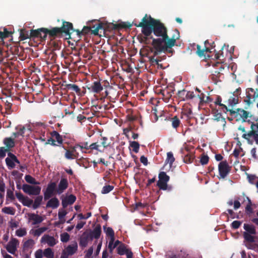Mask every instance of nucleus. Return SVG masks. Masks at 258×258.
Listing matches in <instances>:
<instances>
[{"instance_id":"f257e3e1","label":"nucleus","mask_w":258,"mask_h":258,"mask_svg":"<svg viewBox=\"0 0 258 258\" xmlns=\"http://www.w3.org/2000/svg\"><path fill=\"white\" fill-rule=\"evenodd\" d=\"M134 26L142 28V32L146 36L145 43H149V38L152 39V45L155 49L154 55L162 52L171 54L174 52L172 47L179 39V31L175 29L171 37L167 34V28L160 20L154 19L150 15L146 14L139 24L133 23Z\"/></svg>"},{"instance_id":"f03ea898","label":"nucleus","mask_w":258,"mask_h":258,"mask_svg":"<svg viewBox=\"0 0 258 258\" xmlns=\"http://www.w3.org/2000/svg\"><path fill=\"white\" fill-rule=\"evenodd\" d=\"M108 24L107 23L98 22L92 27L84 26L81 31L77 29L76 31L80 37H81V35H86L89 33L101 36V35L99 34V32H100V33H101L102 32L104 34L105 31L108 29Z\"/></svg>"},{"instance_id":"7ed1b4c3","label":"nucleus","mask_w":258,"mask_h":258,"mask_svg":"<svg viewBox=\"0 0 258 258\" xmlns=\"http://www.w3.org/2000/svg\"><path fill=\"white\" fill-rule=\"evenodd\" d=\"M243 228L245 230L243 233L244 240L250 243L254 242L255 241V236L254 235L256 233L255 227L252 225L244 224Z\"/></svg>"},{"instance_id":"20e7f679","label":"nucleus","mask_w":258,"mask_h":258,"mask_svg":"<svg viewBox=\"0 0 258 258\" xmlns=\"http://www.w3.org/2000/svg\"><path fill=\"white\" fill-rule=\"evenodd\" d=\"M56 183L55 182H50L45 189H43L44 200L47 201L57 194L56 189Z\"/></svg>"},{"instance_id":"39448f33","label":"nucleus","mask_w":258,"mask_h":258,"mask_svg":"<svg viewBox=\"0 0 258 258\" xmlns=\"http://www.w3.org/2000/svg\"><path fill=\"white\" fill-rule=\"evenodd\" d=\"M159 180L157 182V186L161 190H165L167 188V183L170 179V177L164 171H161L159 173Z\"/></svg>"},{"instance_id":"423d86ee","label":"nucleus","mask_w":258,"mask_h":258,"mask_svg":"<svg viewBox=\"0 0 258 258\" xmlns=\"http://www.w3.org/2000/svg\"><path fill=\"white\" fill-rule=\"evenodd\" d=\"M158 93L162 95L163 99L165 102H168L174 93V87L172 85L167 86L164 88H161L158 90Z\"/></svg>"},{"instance_id":"0eeeda50","label":"nucleus","mask_w":258,"mask_h":258,"mask_svg":"<svg viewBox=\"0 0 258 258\" xmlns=\"http://www.w3.org/2000/svg\"><path fill=\"white\" fill-rule=\"evenodd\" d=\"M23 191L29 195L38 196L41 191V187L39 186H33L24 184L22 186Z\"/></svg>"},{"instance_id":"6e6552de","label":"nucleus","mask_w":258,"mask_h":258,"mask_svg":"<svg viewBox=\"0 0 258 258\" xmlns=\"http://www.w3.org/2000/svg\"><path fill=\"white\" fill-rule=\"evenodd\" d=\"M218 170L220 176L225 178L230 171V167L226 160L221 161L218 165Z\"/></svg>"},{"instance_id":"1a4fd4ad","label":"nucleus","mask_w":258,"mask_h":258,"mask_svg":"<svg viewBox=\"0 0 258 258\" xmlns=\"http://www.w3.org/2000/svg\"><path fill=\"white\" fill-rule=\"evenodd\" d=\"M42 29H46L45 28H41L36 30H31L30 36L31 38H40L42 40H45L47 37V33Z\"/></svg>"},{"instance_id":"9d476101","label":"nucleus","mask_w":258,"mask_h":258,"mask_svg":"<svg viewBox=\"0 0 258 258\" xmlns=\"http://www.w3.org/2000/svg\"><path fill=\"white\" fill-rule=\"evenodd\" d=\"M9 157L5 159L6 163L9 169H13L15 168L16 165L15 163L20 164V161L18 159L17 157L11 152H9L8 154Z\"/></svg>"},{"instance_id":"9b49d317","label":"nucleus","mask_w":258,"mask_h":258,"mask_svg":"<svg viewBox=\"0 0 258 258\" xmlns=\"http://www.w3.org/2000/svg\"><path fill=\"white\" fill-rule=\"evenodd\" d=\"M181 152L183 154H184V162L187 164L191 163L195 158L194 153L189 152V148L187 147H185L184 149H182Z\"/></svg>"},{"instance_id":"f8f14e48","label":"nucleus","mask_w":258,"mask_h":258,"mask_svg":"<svg viewBox=\"0 0 258 258\" xmlns=\"http://www.w3.org/2000/svg\"><path fill=\"white\" fill-rule=\"evenodd\" d=\"M19 242L18 239L12 238L8 243L6 246L7 250L12 254H15L17 251V246L19 245Z\"/></svg>"},{"instance_id":"ddd939ff","label":"nucleus","mask_w":258,"mask_h":258,"mask_svg":"<svg viewBox=\"0 0 258 258\" xmlns=\"http://www.w3.org/2000/svg\"><path fill=\"white\" fill-rule=\"evenodd\" d=\"M62 34L70 36L71 34L76 31L73 28V24L69 22L63 21L62 25L60 27Z\"/></svg>"},{"instance_id":"4468645a","label":"nucleus","mask_w":258,"mask_h":258,"mask_svg":"<svg viewBox=\"0 0 258 258\" xmlns=\"http://www.w3.org/2000/svg\"><path fill=\"white\" fill-rule=\"evenodd\" d=\"M69 186V181L67 178L62 177L61 178L58 186L56 187V194L60 195L64 192V191L68 188Z\"/></svg>"},{"instance_id":"2eb2a0df","label":"nucleus","mask_w":258,"mask_h":258,"mask_svg":"<svg viewBox=\"0 0 258 258\" xmlns=\"http://www.w3.org/2000/svg\"><path fill=\"white\" fill-rule=\"evenodd\" d=\"M229 112L231 115H235V117L239 115L242 118L243 121H246V119L248 118L249 114V113L247 111L240 108H238L236 110H234L232 109H231L230 110H229Z\"/></svg>"},{"instance_id":"dca6fc26","label":"nucleus","mask_w":258,"mask_h":258,"mask_svg":"<svg viewBox=\"0 0 258 258\" xmlns=\"http://www.w3.org/2000/svg\"><path fill=\"white\" fill-rule=\"evenodd\" d=\"M47 33V35H48L49 37L55 38L57 36H59L62 34V31H61L60 27H53L51 29H43Z\"/></svg>"},{"instance_id":"f3484780","label":"nucleus","mask_w":258,"mask_h":258,"mask_svg":"<svg viewBox=\"0 0 258 258\" xmlns=\"http://www.w3.org/2000/svg\"><path fill=\"white\" fill-rule=\"evenodd\" d=\"M101 233V227L100 224H98L95 227L93 230H90L88 232V234L91 237V240H92L93 238L98 239Z\"/></svg>"},{"instance_id":"a211bd4d","label":"nucleus","mask_w":258,"mask_h":258,"mask_svg":"<svg viewBox=\"0 0 258 258\" xmlns=\"http://www.w3.org/2000/svg\"><path fill=\"white\" fill-rule=\"evenodd\" d=\"M91 240V237L88 234V231H85L81 236L79 239L80 246L82 247H85L87 246L88 242Z\"/></svg>"},{"instance_id":"6ab92c4d","label":"nucleus","mask_w":258,"mask_h":258,"mask_svg":"<svg viewBox=\"0 0 258 258\" xmlns=\"http://www.w3.org/2000/svg\"><path fill=\"white\" fill-rule=\"evenodd\" d=\"M28 217L29 221H32V225H33L39 224L43 221L42 217L34 213L29 214Z\"/></svg>"},{"instance_id":"aec40b11","label":"nucleus","mask_w":258,"mask_h":258,"mask_svg":"<svg viewBox=\"0 0 258 258\" xmlns=\"http://www.w3.org/2000/svg\"><path fill=\"white\" fill-rule=\"evenodd\" d=\"M88 89L90 90L94 93L98 94L103 90V86H102L100 81H95L92 83L91 86L88 88Z\"/></svg>"},{"instance_id":"412c9836","label":"nucleus","mask_w":258,"mask_h":258,"mask_svg":"<svg viewBox=\"0 0 258 258\" xmlns=\"http://www.w3.org/2000/svg\"><path fill=\"white\" fill-rule=\"evenodd\" d=\"M46 205V208H51L53 209H56L59 205V201L58 199L54 197L48 200Z\"/></svg>"},{"instance_id":"4be33fe9","label":"nucleus","mask_w":258,"mask_h":258,"mask_svg":"<svg viewBox=\"0 0 258 258\" xmlns=\"http://www.w3.org/2000/svg\"><path fill=\"white\" fill-rule=\"evenodd\" d=\"M76 200V197L73 195H70L62 200L63 208H66L68 205H72Z\"/></svg>"},{"instance_id":"5701e85b","label":"nucleus","mask_w":258,"mask_h":258,"mask_svg":"<svg viewBox=\"0 0 258 258\" xmlns=\"http://www.w3.org/2000/svg\"><path fill=\"white\" fill-rule=\"evenodd\" d=\"M78 250V244L76 242L69 245L63 250L68 255H72L75 254Z\"/></svg>"},{"instance_id":"b1692460","label":"nucleus","mask_w":258,"mask_h":258,"mask_svg":"<svg viewBox=\"0 0 258 258\" xmlns=\"http://www.w3.org/2000/svg\"><path fill=\"white\" fill-rule=\"evenodd\" d=\"M41 242H45L50 246H53L56 244L55 239L53 236L48 235H44L41 238Z\"/></svg>"},{"instance_id":"393cba45","label":"nucleus","mask_w":258,"mask_h":258,"mask_svg":"<svg viewBox=\"0 0 258 258\" xmlns=\"http://www.w3.org/2000/svg\"><path fill=\"white\" fill-rule=\"evenodd\" d=\"M3 143L5 145V147L6 149H8L9 151L11 149L14 148L15 146L14 139L12 138H5L3 140Z\"/></svg>"},{"instance_id":"a878e982","label":"nucleus","mask_w":258,"mask_h":258,"mask_svg":"<svg viewBox=\"0 0 258 258\" xmlns=\"http://www.w3.org/2000/svg\"><path fill=\"white\" fill-rule=\"evenodd\" d=\"M197 53L199 55V56L202 57L203 56L205 57V53L206 52H211V49L210 48L205 47L203 49H201V47L200 45L198 44L197 45Z\"/></svg>"},{"instance_id":"bb28decb","label":"nucleus","mask_w":258,"mask_h":258,"mask_svg":"<svg viewBox=\"0 0 258 258\" xmlns=\"http://www.w3.org/2000/svg\"><path fill=\"white\" fill-rule=\"evenodd\" d=\"M149 49L150 50V51L151 52H153V54H154V56H150L149 57V61H150V62L152 64V65H154V64H157L158 66V67H160V68H162V64H160L159 63V60L157 58H154V56H155L154 55V51L155 50V49L154 48V46H153V47H149Z\"/></svg>"},{"instance_id":"cd10ccee","label":"nucleus","mask_w":258,"mask_h":258,"mask_svg":"<svg viewBox=\"0 0 258 258\" xmlns=\"http://www.w3.org/2000/svg\"><path fill=\"white\" fill-rule=\"evenodd\" d=\"M50 135L52 138L55 139L56 141L57 142L58 145H59L58 146H60V145L62 144V137L59 134V133L57 132L53 131V132L50 133Z\"/></svg>"},{"instance_id":"c85d7f7f","label":"nucleus","mask_w":258,"mask_h":258,"mask_svg":"<svg viewBox=\"0 0 258 258\" xmlns=\"http://www.w3.org/2000/svg\"><path fill=\"white\" fill-rule=\"evenodd\" d=\"M66 88L68 90H71L72 91L75 92L78 95H80L81 94V89L76 84H69L66 85Z\"/></svg>"},{"instance_id":"c756f323","label":"nucleus","mask_w":258,"mask_h":258,"mask_svg":"<svg viewBox=\"0 0 258 258\" xmlns=\"http://www.w3.org/2000/svg\"><path fill=\"white\" fill-rule=\"evenodd\" d=\"M238 97H237V95L235 96L234 94H232L228 99V106L232 108L234 106L238 103Z\"/></svg>"},{"instance_id":"7c9ffc66","label":"nucleus","mask_w":258,"mask_h":258,"mask_svg":"<svg viewBox=\"0 0 258 258\" xmlns=\"http://www.w3.org/2000/svg\"><path fill=\"white\" fill-rule=\"evenodd\" d=\"M47 230V228L46 227H40L38 229H37L35 230H31V233L34 236H39L41 234L46 231Z\"/></svg>"},{"instance_id":"2f4dec72","label":"nucleus","mask_w":258,"mask_h":258,"mask_svg":"<svg viewBox=\"0 0 258 258\" xmlns=\"http://www.w3.org/2000/svg\"><path fill=\"white\" fill-rule=\"evenodd\" d=\"M128 250L124 243H121L117 248V253L121 255L124 254Z\"/></svg>"},{"instance_id":"473e14b6","label":"nucleus","mask_w":258,"mask_h":258,"mask_svg":"<svg viewBox=\"0 0 258 258\" xmlns=\"http://www.w3.org/2000/svg\"><path fill=\"white\" fill-rule=\"evenodd\" d=\"M132 25L129 22H122L118 24L114 25L113 28L117 29L119 28H130L132 27Z\"/></svg>"},{"instance_id":"72a5a7b5","label":"nucleus","mask_w":258,"mask_h":258,"mask_svg":"<svg viewBox=\"0 0 258 258\" xmlns=\"http://www.w3.org/2000/svg\"><path fill=\"white\" fill-rule=\"evenodd\" d=\"M175 161V158L173 156V154L171 152H169L167 153V158L165 160L166 163H169L170 166H171Z\"/></svg>"},{"instance_id":"f704fd0d","label":"nucleus","mask_w":258,"mask_h":258,"mask_svg":"<svg viewBox=\"0 0 258 258\" xmlns=\"http://www.w3.org/2000/svg\"><path fill=\"white\" fill-rule=\"evenodd\" d=\"M29 38H31L30 33L24 29H21L20 32V39L21 40H24Z\"/></svg>"},{"instance_id":"c9c22d12","label":"nucleus","mask_w":258,"mask_h":258,"mask_svg":"<svg viewBox=\"0 0 258 258\" xmlns=\"http://www.w3.org/2000/svg\"><path fill=\"white\" fill-rule=\"evenodd\" d=\"M43 256L46 258H54V252L50 248H47L44 250Z\"/></svg>"},{"instance_id":"e433bc0d","label":"nucleus","mask_w":258,"mask_h":258,"mask_svg":"<svg viewBox=\"0 0 258 258\" xmlns=\"http://www.w3.org/2000/svg\"><path fill=\"white\" fill-rule=\"evenodd\" d=\"M103 228L106 235L109 236L110 237V239H114V232L112 228L108 227L106 228V226H104Z\"/></svg>"},{"instance_id":"4c0bfd02","label":"nucleus","mask_w":258,"mask_h":258,"mask_svg":"<svg viewBox=\"0 0 258 258\" xmlns=\"http://www.w3.org/2000/svg\"><path fill=\"white\" fill-rule=\"evenodd\" d=\"M43 200V197L42 196H37L35 200L34 204H33V208L34 209H37L40 205Z\"/></svg>"},{"instance_id":"58836bf2","label":"nucleus","mask_w":258,"mask_h":258,"mask_svg":"<svg viewBox=\"0 0 258 258\" xmlns=\"http://www.w3.org/2000/svg\"><path fill=\"white\" fill-rule=\"evenodd\" d=\"M62 147L66 150V153L64 154V157L68 160H72L74 159V157H73L74 153H72L70 149L68 150L66 147L62 146Z\"/></svg>"},{"instance_id":"ea45409f","label":"nucleus","mask_w":258,"mask_h":258,"mask_svg":"<svg viewBox=\"0 0 258 258\" xmlns=\"http://www.w3.org/2000/svg\"><path fill=\"white\" fill-rule=\"evenodd\" d=\"M25 179L27 182L32 184H39V182L36 181L35 179L30 175H26L25 176Z\"/></svg>"},{"instance_id":"a19ab883","label":"nucleus","mask_w":258,"mask_h":258,"mask_svg":"<svg viewBox=\"0 0 258 258\" xmlns=\"http://www.w3.org/2000/svg\"><path fill=\"white\" fill-rule=\"evenodd\" d=\"M222 98L220 96H218L216 101H215V104L216 105H218L220 106H221L223 108H225L226 111H229L231 109H229L226 105L224 104L221 103Z\"/></svg>"},{"instance_id":"79ce46f5","label":"nucleus","mask_w":258,"mask_h":258,"mask_svg":"<svg viewBox=\"0 0 258 258\" xmlns=\"http://www.w3.org/2000/svg\"><path fill=\"white\" fill-rule=\"evenodd\" d=\"M244 102L248 105L254 102L253 96L249 92H246V98L244 100Z\"/></svg>"},{"instance_id":"37998d69","label":"nucleus","mask_w":258,"mask_h":258,"mask_svg":"<svg viewBox=\"0 0 258 258\" xmlns=\"http://www.w3.org/2000/svg\"><path fill=\"white\" fill-rule=\"evenodd\" d=\"M2 212L11 215H14L15 214V210L13 207H5L2 209Z\"/></svg>"},{"instance_id":"c03bdc74","label":"nucleus","mask_w":258,"mask_h":258,"mask_svg":"<svg viewBox=\"0 0 258 258\" xmlns=\"http://www.w3.org/2000/svg\"><path fill=\"white\" fill-rule=\"evenodd\" d=\"M130 145L135 153H137L139 152L140 145L138 142L136 141L130 142Z\"/></svg>"},{"instance_id":"a18cd8bd","label":"nucleus","mask_w":258,"mask_h":258,"mask_svg":"<svg viewBox=\"0 0 258 258\" xmlns=\"http://www.w3.org/2000/svg\"><path fill=\"white\" fill-rule=\"evenodd\" d=\"M114 188V186L111 185H106L102 189L101 193L102 194H107L112 191Z\"/></svg>"},{"instance_id":"49530a36","label":"nucleus","mask_w":258,"mask_h":258,"mask_svg":"<svg viewBox=\"0 0 258 258\" xmlns=\"http://www.w3.org/2000/svg\"><path fill=\"white\" fill-rule=\"evenodd\" d=\"M67 212L65 210H59L58 213V217L61 223H63L65 222V220L64 219L65 216L67 215Z\"/></svg>"},{"instance_id":"de8ad7c7","label":"nucleus","mask_w":258,"mask_h":258,"mask_svg":"<svg viewBox=\"0 0 258 258\" xmlns=\"http://www.w3.org/2000/svg\"><path fill=\"white\" fill-rule=\"evenodd\" d=\"M171 121L172 126L173 128H176L177 127H178L180 123V120L176 116H175L171 118Z\"/></svg>"},{"instance_id":"09e8293b","label":"nucleus","mask_w":258,"mask_h":258,"mask_svg":"<svg viewBox=\"0 0 258 258\" xmlns=\"http://www.w3.org/2000/svg\"><path fill=\"white\" fill-rule=\"evenodd\" d=\"M34 244V241L33 239H30L26 241L23 244V248L27 249L28 248H31Z\"/></svg>"},{"instance_id":"8fccbe9b","label":"nucleus","mask_w":258,"mask_h":258,"mask_svg":"<svg viewBox=\"0 0 258 258\" xmlns=\"http://www.w3.org/2000/svg\"><path fill=\"white\" fill-rule=\"evenodd\" d=\"M33 200L29 199L28 197H26L25 199L22 202V204L27 207H30L31 205L33 204Z\"/></svg>"},{"instance_id":"3c124183","label":"nucleus","mask_w":258,"mask_h":258,"mask_svg":"<svg viewBox=\"0 0 258 258\" xmlns=\"http://www.w3.org/2000/svg\"><path fill=\"white\" fill-rule=\"evenodd\" d=\"M70 237V235L67 232L60 234V240L62 242H67L69 240Z\"/></svg>"},{"instance_id":"603ef678","label":"nucleus","mask_w":258,"mask_h":258,"mask_svg":"<svg viewBox=\"0 0 258 258\" xmlns=\"http://www.w3.org/2000/svg\"><path fill=\"white\" fill-rule=\"evenodd\" d=\"M27 234L26 230L25 228H20L16 230V234L19 237H22Z\"/></svg>"},{"instance_id":"864d4df0","label":"nucleus","mask_w":258,"mask_h":258,"mask_svg":"<svg viewBox=\"0 0 258 258\" xmlns=\"http://www.w3.org/2000/svg\"><path fill=\"white\" fill-rule=\"evenodd\" d=\"M209 160V158L208 155L202 154L200 159V163L202 165L207 164Z\"/></svg>"},{"instance_id":"5fc2aeb1","label":"nucleus","mask_w":258,"mask_h":258,"mask_svg":"<svg viewBox=\"0 0 258 258\" xmlns=\"http://www.w3.org/2000/svg\"><path fill=\"white\" fill-rule=\"evenodd\" d=\"M9 151L4 147H0V158H4L6 155V153Z\"/></svg>"},{"instance_id":"6e6d98bb","label":"nucleus","mask_w":258,"mask_h":258,"mask_svg":"<svg viewBox=\"0 0 258 258\" xmlns=\"http://www.w3.org/2000/svg\"><path fill=\"white\" fill-rule=\"evenodd\" d=\"M242 224V222L240 221H234L231 224V227L233 229H238Z\"/></svg>"},{"instance_id":"4d7b16f0","label":"nucleus","mask_w":258,"mask_h":258,"mask_svg":"<svg viewBox=\"0 0 258 258\" xmlns=\"http://www.w3.org/2000/svg\"><path fill=\"white\" fill-rule=\"evenodd\" d=\"M185 91L184 90H180L178 92V97L181 100L184 101L186 99L185 98Z\"/></svg>"},{"instance_id":"13d9d810","label":"nucleus","mask_w":258,"mask_h":258,"mask_svg":"<svg viewBox=\"0 0 258 258\" xmlns=\"http://www.w3.org/2000/svg\"><path fill=\"white\" fill-rule=\"evenodd\" d=\"M7 199L9 198L12 201H13V200H15V197H14V195L13 191V190H11L10 189H8L7 190Z\"/></svg>"},{"instance_id":"bf43d9fd","label":"nucleus","mask_w":258,"mask_h":258,"mask_svg":"<svg viewBox=\"0 0 258 258\" xmlns=\"http://www.w3.org/2000/svg\"><path fill=\"white\" fill-rule=\"evenodd\" d=\"M247 179L248 180V181L249 183L251 184H254V180L257 178V177L254 175H251V174H247Z\"/></svg>"},{"instance_id":"052dcab7","label":"nucleus","mask_w":258,"mask_h":258,"mask_svg":"<svg viewBox=\"0 0 258 258\" xmlns=\"http://www.w3.org/2000/svg\"><path fill=\"white\" fill-rule=\"evenodd\" d=\"M16 130L18 131V133L21 136H24V134H25V127L24 126H18L16 127Z\"/></svg>"},{"instance_id":"680f3d73","label":"nucleus","mask_w":258,"mask_h":258,"mask_svg":"<svg viewBox=\"0 0 258 258\" xmlns=\"http://www.w3.org/2000/svg\"><path fill=\"white\" fill-rule=\"evenodd\" d=\"M212 113L215 114L214 116L215 117V119L217 121L220 120V118L222 116V114L221 113H218V110L216 109H214L212 111Z\"/></svg>"},{"instance_id":"e2e57ef3","label":"nucleus","mask_w":258,"mask_h":258,"mask_svg":"<svg viewBox=\"0 0 258 258\" xmlns=\"http://www.w3.org/2000/svg\"><path fill=\"white\" fill-rule=\"evenodd\" d=\"M43 252L42 249L37 250L35 253V258H42Z\"/></svg>"},{"instance_id":"0e129e2a","label":"nucleus","mask_w":258,"mask_h":258,"mask_svg":"<svg viewBox=\"0 0 258 258\" xmlns=\"http://www.w3.org/2000/svg\"><path fill=\"white\" fill-rule=\"evenodd\" d=\"M250 128L255 133L258 134V122L255 123L252 122L251 124Z\"/></svg>"},{"instance_id":"69168bd1","label":"nucleus","mask_w":258,"mask_h":258,"mask_svg":"<svg viewBox=\"0 0 258 258\" xmlns=\"http://www.w3.org/2000/svg\"><path fill=\"white\" fill-rule=\"evenodd\" d=\"M55 142V140L54 139H53L51 137L47 140L45 144H50L51 145L53 146H59V145L56 144Z\"/></svg>"},{"instance_id":"338daca9","label":"nucleus","mask_w":258,"mask_h":258,"mask_svg":"<svg viewBox=\"0 0 258 258\" xmlns=\"http://www.w3.org/2000/svg\"><path fill=\"white\" fill-rule=\"evenodd\" d=\"M93 252V247L92 246L90 247L87 251V253L85 255V257H92V255Z\"/></svg>"},{"instance_id":"774afa93","label":"nucleus","mask_w":258,"mask_h":258,"mask_svg":"<svg viewBox=\"0 0 258 258\" xmlns=\"http://www.w3.org/2000/svg\"><path fill=\"white\" fill-rule=\"evenodd\" d=\"M194 97L195 95L194 92L191 91H188L185 95L186 99H192Z\"/></svg>"}]
</instances>
